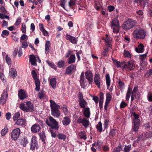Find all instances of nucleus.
<instances>
[{
  "mask_svg": "<svg viewBox=\"0 0 152 152\" xmlns=\"http://www.w3.org/2000/svg\"><path fill=\"white\" fill-rule=\"evenodd\" d=\"M19 108L24 112H31L34 110V106L30 101L26 102V105L23 103L20 104Z\"/></svg>",
  "mask_w": 152,
  "mask_h": 152,
  "instance_id": "1",
  "label": "nucleus"
},
{
  "mask_svg": "<svg viewBox=\"0 0 152 152\" xmlns=\"http://www.w3.org/2000/svg\"><path fill=\"white\" fill-rule=\"evenodd\" d=\"M133 115L134 118L132 122L133 123L132 129L133 131L137 132L140 126V120L138 119L139 116L135 112H133Z\"/></svg>",
  "mask_w": 152,
  "mask_h": 152,
  "instance_id": "2",
  "label": "nucleus"
},
{
  "mask_svg": "<svg viewBox=\"0 0 152 152\" xmlns=\"http://www.w3.org/2000/svg\"><path fill=\"white\" fill-rule=\"evenodd\" d=\"M45 122L47 124L51 127L52 129L57 130L59 126L58 122L56 120L52 117H50L48 119L46 120Z\"/></svg>",
  "mask_w": 152,
  "mask_h": 152,
  "instance_id": "3",
  "label": "nucleus"
},
{
  "mask_svg": "<svg viewBox=\"0 0 152 152\" xmlns=\"http://www.w3.org/2000/svg\"><path fill=\"white\" fill-rule=\"evenodd\" d=\"M134 21L131 19H128L122 25V28L125 30H129L133 28L135 25Z\"/></svg>",
  "mask_w": 152,
  "mask_h": 152,
  "instance_id": "4",
  "label": "nucleus"
},
{
  "mask_svg": "<svg viewBox=\"0 0 152 152\" xmlns=\"http://www.w3.org/2000/svg\"><path fill=\"white\" fill-rule=\"evenodd\" d=\"M31 74L32 77L35 80V84L36 86V88L35 90L36 91H38L40 90V82L39 79L38 78L37 74L34 70H33L31 71Z\"/></svg>",
  "mask_w": 152,
  "mask_h": 152,
  "instance_id": "5",
  "label": "nucleus"
},
{
  "mask_svg": "<svg viewBox=\"0 0 152 152\" xmlns=\"http://www.w3.org/2000/svg\"><path fill=\"white\" fill-rule=\"evenodd\" d=\"M145 35V33L143 30H135L133 32V36L134 38L138 39L139 38L143 39Z\"/></svg>",
  "mask_w": 152,
  "mask_h": 152,
  "instance_id": "6",
  "label": "nucleus"
},
{
  "mask_svg": "<svg viewBox=\"0 0 152 152\" xmlns=\"http://www.w3.org/2000/svg\"><path fill=\"white\" fill-rule=\"evenodd\" d=\"M111 28L113 29L114 33H117L119 31V25L118 20L114 18L112 20L111 22Z\"/></svg>",
  "mask_w": 152,
  "mask_h": 152,
  "instance_id": "7",
  "label": "nucleus"
},
{
  "mask_svg": "<svg viewBox=\"0 0 152 152\" xmlns=\"http://www.w3.org/2000/svg\"><path fill=\"white\" fill-rule=\"evenodd\" d=\"M9 90L8 86L6 87V90H4L0 99V104H3L6 102L7 99L8 94L7 92Z\"/></svg>",
  "mask_w": 152,
  "mask_h": 152,
  "instance_id": "8",
  "label": "nucleus"
},
{
  "mask_svg": "<svg viewBox=\"0 0 152 152\" xmlns=\"http://www.w3.org/2000/svg\"><path fill=\"white\" fill-rule=\"evenodd\" d=\"M122 68L126 70L131 71L133 69L134 63L132 61H130L128 62L124 61Z\"/></svg>",
  "mask_w": 152,
  "mask_h": 152,
  "instance_id": "9",
  "label": "nucleus"
},
{
  "mask_svg": "<svg viewBox=\"0 0 152 152\" xmlns=\"http://www.w3.org/2000/svg\"><path fill=\"white\" fill-rule=\"evenodd\" d=\"M77 121L78 123L82 124L84 127L86 128L89 126V121L84 118H82L81 117H79Z\"/></svg>",
  "mask_w": 152,
  "mask_h": 152,
  "instance_id": "10",
  "label": "nucleus"
},
{
  "mask_svg": "<svg viewBox=\"0 0 152 152\" xmlns=\"http://www.w3.org/2000/svg\"><path fill=\"white\" fill-rule=\"evenodd\" d=\"M20 134V130L17 128L12 130L11 133V137L14 140H16L18 138Z\"/></svg>",
  "mask_w": 152,
  "mask_h": 152,
  "instance_id": "11",
  "label": "nucleus"
},
{
  "mask_svg": "<svg viewBox=\"0 0 152 152\" xmlns=\"http://www.w3.org/2000/svg\"><path fill=\"white\" fill-rule=\"evenodd\" d=\"M79 95V102L81 108H84L87 104V102L83 99V95L81 94H80Z\"/></svg>",
  "mask_w": 152,
  "mask_h": 152,
  "instance_id": "12",
  "label": "nucleus"
},
{
  "mask_svg": "<svg viewBox=\"0 0 152 152\" xmlns=\"http://www.w3.org/2000/svg\"><path fill=\"white\" fill-rule=\"evenodd\" d=\"M76 70V66L74 65H71L67 67L66 70V73L67 74H71L72 72L75 71Z\"/></svg>",
  "mask_w": 152,
  "mask_h": 152,
  "instance_id": "13",
  "label": "nucleus"
},
{
  "mask_svg": "<svg viewBox=\"0 0 152 152\" xmlns=\"http://www.w3.org/2000/svg\"><path fill=\"white\" fill-rule=\"evenodd\" d=\"M86 78L89 82V84L93 82V77L91 72L90 71H88L86 72Z\"/></svg>",
  "mask_w": 152,
  "mask_h": 152,
  "instance_id": "14",
  "label": "nucleus"
},
{
  "mask_svg": "<svg viewBox=\"0 0 152 152\" xmlns=\"http://www.w3.org/2000/svg\"><path fill=\"white\" fill-rule=\"evenodd\" d=\"M101 80L100 78L99 75L98 74H95L94 78V82L95 84L99 88L100 87L101 84Z\"/></svg>",
  "mask_w": 152,
  "mask_h": 152,
  "instance_id": "15",
  "label": "nucleus"
},
{
  "mask_svg": "<svg viewBox=\"0 0 152 152\" xmlns=\"http://www.w3.org/2000/svg\"><path fill=\"white\" fill-rule=\"evenodd\" d=\"M18 96L20 99H24L27 97L26 93L23 90H20L18 91Z\"/></svg>",
  "mask_w": 152,
  "mask_h": 152,
  "instance_id": "16",
  "label": "nucleus"
},
{
  "mask_svg": "<svg viewBox=\"0 0 152 152\" xmlns=\"http://www.w3.org/2000/svg\"><path fill=\"white\" fill-rule=\"evenodd\" d=\"M40 129V126L37 124H34L31 128V131L33 133H37L39 132Z\"/></svg>",
  "mask_w": 152,
  "mask_h": 152,
  "instance_id": "17",
  "label": "nucleus"
},
{
  "mask_svg": "<svg viewBox=\"0 0 152 152\" xmlns=\"http://www.w3.org/2000/svg\"><path fill=\"white\" fill-rule=\"evenodd\" d=\"M50 107L51 111L53 110H56L60 109V106L52 100H50Z\"/></svg>",
  "mask_w": 152,
  "mask_h": 152,
  "instance_id": "18",
  "label": "nucleus"
},
{
  "mask_svg": "<svg viewBox=\"0 0 152 152\" xmlns=\"http://www.w3.org/2000/svg\"><path fill=\"white\" fill-rule=\"evenodd\" d=\"M29 61L31 64L34 66H36L37 64L36 61V58L34 55H30L29 56Z\"/></svg>",
  "mask_w": 152,
  "mask_h": 152,
  "instance_id": "19",
  "label": "nucleus"
},
{
  "mask_svg": "<svg viewBox=\"0 0 152 152\" xmlns=\"http://www.w3.org/2000/svg\"><path fill=\"white\" fill-rule=\"evenodd\" d=\"M66 37L67 39L69 40L72 43L74 44H76L77 40L75 37L67 34L66 35Z\"/></svg>",
  "mask_w": 152,
  "mask_h": 152,
  "instance_id": "20",
  "label": "nucleus"
},
{
  "mask_svg": "<svg viewBox=\"0 0 152 152\" xmlns=\"http://www.w3.org/2000/svg\"><path fill=\"white\" fill-rule=\"evenodd\" d=\"M50 84L52 87L55 89L56 86V80L55 78L51 79L49 80Z\"/></svg>",
  "mask_w": 152,
  "mask_h": 152,
  "instance_id": "21",
  "label": "nucleus"
},
{
  "mask_svg": "<svg viewBox=\"0 0 152 152\" xmlns=\"http://www.w3.org/2000/svg\"><path fill=\"white\" fill-rule=\"evenodd\" d=\"M9 75L13 78L15 77L17 75L16 70L13 68H11L10 71Z\"/></svg>",
  "mask_w": 152,
  "mask_h": 152,
  "instance_id": "22",
  "label": "nucleus"
},
{
  "mask_svg": "<svg viewBox=\"0 0 152 152\" xmlns=\"http://www.w3.org/2000/svg\"><path fill=\"white\" fill-rule=\"evenodd\" d=\"M136 51L138 53H142L144 51V46L142 44H140L138 47L135 48Z\"/></svg>",
  "mask_w": 152,
  "mask_h": 152,
  "instance_id": "23",
  "label": "nucleus"
},
{
  "mask_svg": "<svg viewBox=\"0 0 152 152\" xmlns=\"http://www.w3.org/2000/svg\"><path fill=\"white\" fill-rule=\"evenodd\" d=\"M83 114L84 116L87 118H88L90 116V113L89 108H85L83 111Z\"/></svg>",
  "mask_w": 152,
  "mask_h": 152,
  "instance_id": "24",
  "label": "nucleus"
},
{
  "mask_svg": "<svg viewBox=\"0 0 152 152\" xmlns=\"http://www.w3.org/2000/svg\"><path fill=\"white\" fill-rule=\"evenodd\" d=\"M37 145L36 140L35 137H32L31 139V149L33 150L35 148Z\"/></svg>",
  "mask_w": 152,
  "mask_h": 152,
  "instance_id": "25",
  "label": "nucleus"
},
{
  "mask_svg": "<svg viewBox=\"0 0 152 152\" xmlns=\"http://www.w3.org/2000/svg\"><path fill=\"white\" fill-rule=\"evenodd\" d=\"M62 122L64 125L67 126L70 123V120L69 117H64Z\"/></svg>",
  "mask_w": 152,
  "mask_h": 152,
  "instance_id": "26",
  "label": "nucleus"
},
{
  "mask_svg": "<svg viewBox=\"0 0 152 152\" xmlns=\"http://www.w3.org/2000/svg\"><path fill=\"white\" fill-rule=\"evenodd\" d=\"M51 114L54 117L58 118L60 115V112L58 109L51 110Z\"/></svg>",
  "mask_w": 152,
  "mask_h": 152,
  "instance_id": "27",
  "label": "nucleus"
},
{
  "mask_svg": "<svg viewBox=\"0 0 152 152\" xmlns=\"http://www.w3.org/2000/svg\"><path fill=\"white\" fill-rule=\"evenodd\" d=\"M113 61L115 66H117L118 67H123V64L124 63V61L121 62L115 60L114 59H113Z\"/></svg>",
  "mask_w": 152,
  "mask_h": 152,
  "instance_id": "28",
  "label": "nucleus"
},
{
  "mask_svg": "<svg viewBox=\"0 0 152 152\" xmlns=\"http://www.w3.org/2000/svg\"><path fill=\"white\" fill-rule=\"evenodd\" d=\"M26 124V120L21 119H18L16 122V124L18 125H24Z\"/></svg>",
  "mask_w": 152,
  "mask_h": 152,
  "instance_id": "29",
  "label": "nucleus"
},
{
  "mask_svg": "<svg viewBox=\"0 0 152 152\" xmlns=\"http://www.w3.org/2000/svg\"><path fill=\"white\" fill-rule=\"evenodd\" d=\"M75 55H72L70 56L68 62L69 64H71L75 62Z\"/></svg>",
  "mask_w": 152,
  "mask_h": 152,
  "instance_id": "30",
  "label": "nucleus"
},
{
  "mask_svg": "<svg viewBox=\"0 0 152 152\" xmlns=\"http://www.w3.org/2000/svg\"><path fill=\"white\" fill-rule=\"evenodd\" d=\"M106 83L107 88H109L110 85V79L109 75L107 74L106 75Z\"/></svg>",
  "mask_w": 152,
  "mask_h": 152,
  "instance_id": "31",
  "label": "nucleus"
},
{
  "mask_svg": "<svg viewBox=\"0 0 152 152\" xmlns=\"http://www.w3.org/2000/svg\"><path fill=\"white\" fill-rule=\"evenodd\" d=\"M103 98L104 97L102 93L101 92L99 101V107L101 109L103 107L102 104L103 103Z\"/></svg>",
  "mask_w": 152,
  "mask_h": 152,
  "instance_id": "32",
  "label": "nucleus"
},
{
  "mask_svg": "<svg viewBox=\"0 0 152 152\" xmlns=\"http://www.w3.org/2000/svg\"><path fill=\"white\" fill-rule=\"evenodd\" d=\"M137 3H139L142 5L143 4V7L146 5V3H147L148 0H134Z\"/></svg>",
  "mask_w": 152,
  "mask_h": 152,
  "instance_id": "33",
  "label": "nucleus"
},
{
  "mask_svg": "<svg viewBox=\"0 0 152 152\" xmlns=\"http://www.w3.org/2000/svg\"><path fill=\"white\" fill-rule=\"evenodd\" d=\"M97 130L101 132L102 131V124L101 122H99L96 125Z\"/></svg>",
  "mask_w": 152,
  "mask_h": 152,
  "instance_id": "34",
  "label": "nucleus"
},
{
  "mask_svg": "<svg viewBox=\"0 0 152 152\" xmlns=\"http://www.w3.org/2000/svg\"><path fill=\"white\" fill-rule=\"evenodd\" d=\"M132 90V89L129 88L128 90L126 98V100L127 101L129 100L130 98Z\"/></svg>",
  "mask_w": 152,
  "mask_h": 152,
  "instance_id": "35",
  "label": "nucleus"
},
{
  "mask_svg": "<svg viewBox=\"0 0 152 152\" xmlns=\"http://www.w3.org/2000/svg\"><path fill=\"white\" fill-rule=\"evenodd\" d=\"M131 149V145H125L124 148V151L125 152H129Z\"/></svg>",
  "mask_w": 152,
  "mask_h": 152,
  "instance_id": "36",
  "label": "nucleus"
},
{
  "mask_svg": "<svg viewBox=\"0 0 152 152\" xmlns=\"http://www.w3.org/2000/svg\"><path fill=\"white\" fill-rule=\"evenodd\" d=\"M28 143L27 140L26 138H24L22 139L20 142V143L23 146L25 147L26 145Z\"/></svg>",
  "mask_w": 152,
  "mask_h": 152,
  "instance_id": "37",
  "label": "nucleus"
},
{
  "mask_svg": "<svg viewBox=\"0 0 152 152\" xmlns=\"http://www.w3.org/2000/svg\"><path fill=\"white\" fill-rule=\"evenodd\" d=\"M79 136L80 138L86 140V139L85 132L83 131L79 133Z\"/></svg>",
  "mask_w": 152,
  "mask_h": 152,
  "instance_id": "38",
  "label": "nucleus"
},
{
  "mask_svg": "<svg viewBox=\"0 0 152 152\" xmlns=\"http://www.w3.org/2000/svg\"><path fill=\"white\" fill-rule=\"evenodd\" d=\"M57 137L59 139H63L64 140H65L66 138L65 135L61 134H59L57 135Z\"/></svg>",
  "mask_w": 152,
  "mask_h": 152,
  "instance_id": "39",
  "label": "nucleus"
},
{
  "mask_svg": "<svg viewBox=\"0 0 152 152\" xmlns=\"http://www.w3.org/2000/svg\"><path fill=\"white\" fill-rule=\"evenodd\" d=\"M64 61H58L57 64V66L59 68L62 67L64 65Z\"/></svg>",
  "mask_w": 152,
  "mask_h": 152,
  "instance_id": "40",
  "label": "nucleus"
},
{
  "mask_svg": "<svg viewBox=\"0 0 152 152\" xmlns=\"http://www.w3.org/2000/svg\"><path fill=\"white\" fill-rule=\"evenodd\" d=\"M0 18L1 19H4L5 18L7 19L8 20H10L9 17L4 14L0 13Z\"/></svg>",
  "mask_w": 152,
  "mask_h": 152,
  "instance_id": "41",
  "label": "nucleus"
},
{
  "mask_svg": "<svg viewBox=\"0 0 152 152\" xmlns=\"http://www.w3.org/2000/svg\"><path fill=\"white\" fill-rule=\"evenodd\" d=\"M9 34V32L8 31L6 30H4L2 31L1 36L3 37H4V35L8 36Z\"/></svg>",
  "mask_w": 152,
  "mask_h": 152,
  "instance_id": "42",
  "label": "nucleus"
},
{
  "mask_svg": "<svg viewBox=\"0 0 152 152\" xmlns=\"http://www.w3.org/2000/svg\"><path fill=\"white\" fill-rule=\"evenodd\" d=\"M124 54L125 57L131 58V55L129 52L127 50H124Z\"/></svg>",
  "mask_w": 152,
  "mask_h": 152,
  "instance_id": "43",
  "label": "nucleus"
},
{
  "mask_svg": "<svg viewBox=\"0 0 152 152\" xmlns=\"http://www.w3.org/2000/svg\"><path fill=\"white\" fill-rule=\"evenodd\" d=\"M7 132V128L5 127L2 129L1 131V134L2 136H4Z\"/></svg>",
  "mask_w": 152,
  "mask_h": 152,
  "instance_id": "44",
  "label": "nucleus"
},
{
  "mask_svg": "<svg viewBox=\"0 0 152 152\" xmlns=\"http://www.w3.org/2000/svg\"><path fill=\"white\" fill-rule=\"evenodd\" d=\"M44 95V94L43 91H41L38 94V96L40 99H42Z\"/></svg>",
  "mask_w": 152,
  "mask_h": 152,
  "instance_id": "45",
  "label": "nucleus"
},
{
  "mask_svg": "<svg viewBox=\"0 0 152 152\" xmlns=\"http://www.w3.org/2000/svg\"><path fill=\"white\" fill-rule=\"evenodd\" d=\"M20 114L19 112H17L13 116V119L14 121L16 120L20 116Z\"/></svg>",
  "mask_w": 152,
  "mask_h": 152,
  "instance_id": "46",
  "label": "nucleus"
},
{
  "mask_svg": "<svg viewBox=\"0 0 152 152\" xmlns=\"http://www.w3.org/2000/svg\"><path fill=\"white\" fill-rule=\"evenodd\" d=\"M62 110L65 114L67 115L68 114L69 112L66 106H63V107H62Z\"/></svg>",
  "mask_w": 152,
  "mask_h": 152,
  "instance_id": "47",
  "label": "nucleus"
},
{
  "mask_svg": "<svg viewBox=\"0 0 152 152\" xmlns=\"http://www.w3.org/2000/svg\"><path fill=\"white\" fill-rule=\"evenodd\" d=\"M46 62L50 66H51L52 68L54 69H56V67L53 64L52 62H50L48 60H47Z\"/></svg>",
  "mask_w": 152,
  "mask_h": 152,
  "instance_id": "48",
  "label": "nucleus"
},
{
  "mask_svg": "<svg viewBox=\"0 0 152 152\" xmlns=\"http://www.w3.org/2000/svg\"><path fill=\"white\" fill-rule=\"evenodd\" d=\"M40 136V138L42 140V141L44 142V143H45V135L44 134H39Z\"/></svg>",
  "mask_w": 152,
  "mask_h": 152,
  "instance_id": "49",
  "label": "nucleus"
},
{
  "mask_svg": "<svg viewBox=\"0 0 152 152\" xmlns=\"http://www.w3.org/2000/svg\"><path fill=\"white\" fill-rule=\"evenodd\" d=\"M6 61L7 63L9 65H10L11 63V60L9 57L7 55L6 57Z\"/></svg>",
  "mask_w": 152,
  "mask_h": 152,
  "instance_id": "50",
  "label": "nucleus"
},
{
  "mask_svg": "<svg viewBox=\"0 0 152 152\" xmlns=\"http://www.w3.org/2000/svg\"><path fill=\"white\" fill-rule=\"evenodd\" d=\"M152 75V69L148 71L145 74V76L148 77L151 76Z\"/></svg>",
  "mask_w": 152,
  "mask_h": 152,
  "instance_id": "51",
  "label": "nucleus"
},
{
  "mask_svg": "<svg viewBox=\"0 0 152 152\" xmlns=\"http://www.w3.org/2000/svg\"><path fill=\"white\" fill-rule=\"evenodd\" d=\"M84 73L83 72L81 73V75L80 76V83H83L84 81Z\"/></svg>",
  "mask_w": 152,
  "mask_h": 152,
  "instance_id": "52",
  "label": "nucleus"
},
{
  "mask_svg": "<svg viewBox=\"0 0 152 152\" xmlns=\"http://www.w3.org/2000/svg\"><path fill=\"white\" fill-rule=\"evenodd\" d=\"M76 3L75 0H70L69 5L70 7L74 6L75 4Z\"/></svg>",
  "mask_w": 152,
  "mask_h": 152,
  "instance_id": "53",
  "label": "nucleus"
},
{
  "mask_svg": "<svg viewBox=\"0 0 152 152\" xmlns=\"http://www.w3.org/2000/svg\"><path fill=\"white\" fill-rule=\"evenodd\" d=\"M21 30L23 33H26V26L24 23H23L22 24Z\"/></svg>",
  "mask_w": 152,
  "mask_h": 152,
  "instance_id": "54",
  "label": "nucleus"
},
{
  "mask_svg": "<svg viewBox=\"0 0 152 152\" xmlns=\"http://www.w3.org/2000/svg\"><path fill=\"white\" fill-rule=\"evenodd\" d=\"M138 90V87L136 85L134 86V88H133V90L132 92V93L136 94V92Z\"/></svg>",
  "mask_w": 152,
  "mask_h": 152,
  "instance_id": "55",
  "label": "nucleus"
},
{
  "mask_svg": "<svg viewBox=\"0 0 152 152\" xmlns=\"http://www.w3.org/2000/svg\"><path fill=\"white\" fill-rule=\"evenodd\" d=\"M108 123V121L107 119H105L104 125V130L106 129L107 127V126Z\"/></svg>",
  "mask_w": 152,
  "mask_h": 152,
  "instance_id": "56",
  "label": "nucleus"
},
{
  "mask_svg": "<svg viewBox=\"0 0 152 152\" xmlns=\"http://www.w3.org/2000/svg\"><path fill=\"white\" fill-rule=\"evenodd\" d=\"M112 97L110 94L109 93H107L106 94V101H107L110 102L111 99Z\"/></svg>",
  "mask_w": 152,
  "mask_h": 152,
  "instance_id": "57",
  "label": "nucleus"
},
{
  "mask_svg": "<svg viewBox=\"0 0 152 152\" xmlns=\"http://www.w3.org/2000/svg\"><path fill=\"white\" fill-rule=\"evenodd\" d=\"M115 131H116V130H115L114 129H111L109 133V134L110 136H111L112 137L115 134Z\"/></svg>",
  "mask_w": 152,
  "mask_h": 152,
  "instance_id": "58",
  "label": "nucleus"
},
{
  "mask_svg": "<svg viewBox=\"0 0 152 152\" xmlns=\"http://www.w3.org/2000/svg\"><path fill=\"white\" fill-rule=\"evenodd\" d=\"M21 22V18L20 17H18L15 22V25H18L19 24H20Z\"/></svg>",
  "mask_w": 152,
  "mask_h": 152,
  "instance_id": "59",
  "label": "nucleus"
},
{
  "mask_svg": "<svg viewBox=\"0 0 152 152\" xmlns=\"http://www.w3.org/2000/svg\"><path fill=\"white\" fill-rule=\"evenodd\" d=\"M6 118L7 120H9L10 118L11 117V113H6Z\"/></svg>",
  "mask_w": 152,
  "mask_h": 152,
  "instance_id": "60",
  "label": "nucleus"
},
{
  "mask_svg": "<svg viewBox=\"0 0 152 152\" xmlns=\"http://www.w3.org/2000/svg\"><path fill=\"white\" fill-rule=\"evenodd\" d=\"M146 56V54L141 55L140 56V58L142 60H144Z\"/></svg>",
  "mask_w": 152,
  "mask_h": 152,
  "instance_id": "61",
  "label": "nucleus"
},
{
  "mask_svg": "<svg viewBox=\"0 0 152 152\" xmlns=\"http://www.w3.org/2000/svg\"><path fill=\"white\" fill-rule=\"evenodd\" d=\"M149 102H152V94H149L147 96Z\"/></svg>",
  "mask_w": 152,
  "mask_h": 152,
  "instance_id": "62",
  "label": "nucleus"
},
{
  "mask_svg": "<svg viewBox=\"0 0 152 152\" xmlns=\"http://www.w3.org/2000/svg\"><path fill=\"white\" fill-rule=\"evenodd\" d=\"M127 105V104L125 103L124 102H122L121 103L120 106L121 108H124L126 107Z\"/></svg>",
  "mask_w": 152,
  "mask_h": 152,
  "instance_id": "63",
  "label": "nucleus"
},
{
  "mask_svg": "<svg viewBox=\"0 0 152 152\" xmlns=\"http://www.w3.org/2000/svg\"><path fill=\"white\" fill-rule=\"evenodd\" d=\"M122 150V148L120 146H118L116 148V150L113 151L114 152H120Z\"/></svg>",
  "mask_w": 152,
  "mask_h": 152,
  "instance_id": "64",
  "label": "nucleus"
}]
</instances>
